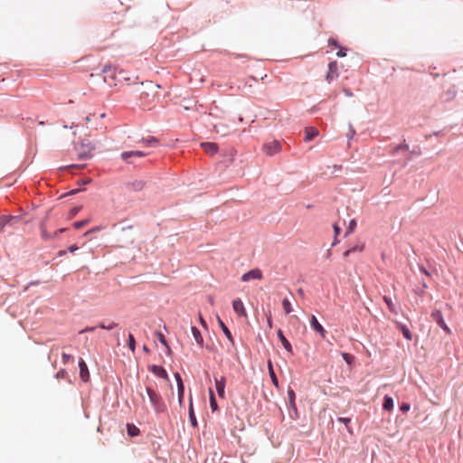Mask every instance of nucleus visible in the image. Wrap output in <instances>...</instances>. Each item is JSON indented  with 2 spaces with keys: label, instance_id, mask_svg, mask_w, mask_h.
Returning a JSON list of instances; mask_svg holds the SVG:
<instances>
[{
  "label": "nucleus",
  "instance_id": "nucleus-1",
  "mask_svg": "<svg viewBox=\"0 0 463 463\" xmlns=\"http://www.w3.org/2000/svg\"><path fill=\"white\" fill-rule=\"evenodd\" d=\"M146 394L149 398L150 403L156 413H165L167 411L165 402H164L161 394L155 391L152 387H146Z\"/></svg>",
  "mask_w": 463,
  "mask_h": 463
},
{
  "label": "nucleus",
  "instance_id": "nucleus-2",
  "mask_svg": "<svg viewBox=\"0 0 463 463\" xmlns=\"http://www.w3.org/2000/svg\"><path fill=\"white\" fill-rule=\"evenodd\" d=\"M101 74L103 75V80L108 85L115 86L116 85V68L112 67L111 64H105L101 69Z\"/></svg>",
  "mask_w": 463,
  "mask_h": 463
},
{
  "label": "nucleus",
  "instance_id": "nucleus-3",
  "mask_svg": "<svg viewBox=\"0 0 463 463\" xmlns=\"http://www.w3.org/2000/svg\"><path fill=\"white\" fill-rule=\"evenodd\" d=\"M81 151L79 152L78 157L80 160H87L92 157V150L95 149V146L91 144L89 139H83L80 142Z\"/></svg>",
  "mask_w": 463,
  "mask_h": 463
},
{
  "label": "nucleus",
  "instance_id": "nucleus-4",
  "mask_svg": "<svg viewBox=\"0 0 463 463\" xmlns=\"http://www.w3.org/2000/svg\"><path fill=\"white\" fill-rule=\"evenodd\" d=\"M430 317L440 328L446 332V334L449 335L451 333V330L446 324L442 312L439 309L433 310L430 314Z\"/></svg>",
  "mask_w": 463,
  "mask_h": 463
},
{
  "label": "nucleus",
  "instance_id": "nucleus-5",
  "mask_svg": "<svg viewBox=\"0 0 463 463\" xmlns=\"http://www.w3.org/2000/svg\"><path fill=\"white\" fill-rule=\"evenodd\" d=\"M281 150V144L278 140H273L263 145V152L267 156H274Z\"/></svg>",
  "mask_w": 463,
  "mask_h": 463
},
{
  "label": "nucleus",
  "instance_id": "nucleus-6",
  "mask_svg": "<svg viewBox=\"0 0 463 463\" xmlns=\"http://www.w3.org/2000/svg\"><path fill=\"white\" fill-rule=\"evenodd\" d=\"M21 220V216L18 215H2L0 217V225L2 228L5 226H14L18 223Z\"/></svg>",
  "mask_w": 463,
  "mask_h": 463
},
{
  "label": "nucleus",
  "instance_id": "nucleus-7",
  "mask_svg": "<svg viewBox=\"0 0 463 463\" xmlns=\"http://www.w3.org/2000/svg\"><path fill=\"white\" fill-rule=\"evenodd\" d=\"M148 153H145L140 150H135V151H123L120 155V157L123 161L127 162L128 164H131L132 162L129 160L131 157H144L147 156Z\"/></svg>",
  "mask_w": 463,
  "mask_h": 463
},
{
  "label": "nucleus",
  "instance_id": "nucleus-8",
  "mask_svg": "<svg viewBox=\"0 0 463 463\" xmlns=\"http://www.w3.org/2000/svg\"><path fill=\"white\" fill-rule=\"evenodd\" d=\"M338 66L335 61L329 62L328 64V71L326 75V80L330 83L332 80L337 79L339 77L338 74Z\"/></svg>",
  "mask_w": 463,
  "mask_h": 463
},
{
  "label": "nucleus",
  "instance_id": "nucleus-9",
  "mask_svg": "<svg viewBox=\"0 0 463 463\" xmlns=\"http://www.w3.org/2000/svg\"><path fill=\"white\" fill-rule=\"evenodd\" d=\"M215 381V389L217 394L220 398H225V385H226V378L225 376H221L220 378L214 377Z\"/></svg>",
  "mask_w": 463,
  "mask_h": 463
},
{
  "label": "nucleus",
  "instance_id": "nucleus-10",
  "mask_svg": "<svg viewBox=\"0 0 463 463\" xmlns=\"http://www.w3.org/2000/svg\"><path fill=\"white\" fill-rule=\"evenodd\" d=\"M262 272L260 269H252L246 273H244L241 277V280L243 282H248L251 279H261Z\"/></svg>",
  "mask_w": 463,
  "mask_h": 463
},
{
  "label": "nucleus",
  "instance_id": "nucleus-11",
  "mask_svg": "<svg viewBox=\"0 0 463 463\" xmlns=\"http://www.w3.org/2000/svg\"><path fill=\"white\" fill-rule=\"evenodd\" d=\"M310 326L313 328L314 331L318 333L321 337L325 338L326 331L324 328V326L319 323L317 317L312 315L310 317Z\"/></svg>",
  "mask_w": 463,
  "mask_h": 463
},
{
  "label": "nucleus",
  "instance_id": "nucleus-12",
  "mask_svg": "<svg viewBox=\"0 0 463 463\" xmlns=\"http://www.w3.org/2000/svg\"><path fill=\"white\" fill-rule=\"evenodd\" d=\"M79 370H80V377L82 382L87 383L90 380V372L86 362L80 358L79 360Z\"/></svg>",
  "mask_w": 463,
  "mask_h": 463
},
{
  "label": "nucleus",
  "instance_id": "nucleus-13",
  "mask_svg": "<svg viewBox=\"0 0 463 463\" xmlns=\"http://www.w3.org/2000/svg\"><path fill=\"white\" fill-rule=\"evenodd\" d=\"M148 370L157 377L168 380V373L162 365L152 364L148 367Z\"/></svg>",
  "mask_w": 463,
  "mask_h": 463
},
{
  "label": "nucleus",
  "instance_id": "nucleus-14",
  "mask_svg": "<svg viewBox=\"0 0 463 463\" xmlns=\"http://www.w3.org/2000/svg\"><path fill=\"white\" fill-rule=\"evenodd\" d=\"M146 184V182L145 180H141V179L129 181L125 184L126 187H128V189H130L131 191H134V192L142 191L145 188Z\"/></svg>",
  "mask_w": 463,
  "mask_h": 463
},
{
  "label": "nucleus",
  "instance_id": "nucleus-15",
  "mask_svg": "<svg viewBox=\"0 0 463 463\" xmlns=\"http://www.w3.org/2000/svg\"><path fill=\"white\" fill-rule=\"evenodd\" d=\"M232 308L239 317H247L246 309L241 298H237L232 301Z\"/></svg>",
  "mask_w": 463,
  "mask_h": 463
},
{
  "label": "nucleus",
  "instance_id": "nucleus-16",
  "mask_svg": "<svg viewBox=\"0 0 463 463\" xmlns=\"http://www.w3.org/2000/svg\"><path fill=\"white\" fill-rule=\"evenodd\" d=\"M278 338L279 339L281 345H283L284 349L289 353L290 354H293V348L289 341L286 338L284 335V333L281 329H279L277 331Z\"/></svg>",
  "mask_w": 463,
  "mask_h": 463
},
{
  "label": "nucleus",
  "instance_id": "nucleus-17",
  "mask_svg": "<svg viewBox=\"0 0 463 463\" xmlns=\"http://www.w3.org/2000/svg\"><path fill=\"white\" fill-rule=\"evenodd\" d=\"M396 328L402 334L406 340L411 341L412 339V333L410 328L401 322H395Z\"/></svg>",
  "mask_w": 463,
  "mask_h": 463
},
{
  "label": "nucleus",
  "instance_id": "nucleus-18",
  "mask_svg": "<svg viewBox=\"0 0 463 463\" xmlns=\"http://www.w3.org/2000/svg\"><path fill=\"white\" fill-rule=\"evenodd\" d=\"M364 249V242H361V241H358L357 243H355L354 245L353 246H350L344 253H343V257L344 258H347L349 257L352 253H354V252H361L363 251Z\"/></svg>",
  "mask_w": 463,
  "mask_h": 463
},
{
  "label": "nucleus",
  "instance_id": "nucleus-19",
  "mask_svg": "<svg viewBox=\"0 0 463 463\" xmlns=\"http://www.w3.org/2000/svg\"><path fill=\"white\" fill-rule=\"evenodd\" d=\"M319 135V131L315 127H307L305 128L304 141L309 142Z\"/></svg>",
  "mask_w": 463,
  "mask_h": 463
},
{
  "label": "nucleus",
  "instance_id": "nucleus-20",
  "mask_svg": "<svg viewBox=\"0 0 463 463\" xmlns=\"http://www.w3.org/2000/svg\"><path fill=\"white\" fill-rule=\"evenodd\" d=\"M457 90L455 86H451L441 95V99L444 102H449L456 98Z\"/></svg>",
  "mask_w": 463,
  "mask_h": 463
},
{
  "label": "nucleus",
  "instance_id": "nucleus-21",
  "mask_svg": "<svg viewBox=\"0 0 463 463\" xmlns=\"http://www.w3.org/2000/svg\"><path fill=\"white\" fill-rule=\"evenodd\" d=\"M288 406L289 410L294 411L297 414L298 409L296 405V393L292 388L288 389Z\"/></svg>",
  "mask_w": 463,
  "mask_h": 463
},
{
  "label": "nucleus",
  "instance_id": "nucleus-22",
  "mask_svg": "<svg viewBox=\"0 0 463 463\" xmlns=\"http://www.w3.org/2000/svg\"><path fill=\"white\" fill-rule=\"evenodd\" d=\"M217 320H218V324H219L222 331L223 332L224 335L226 336V338L232 343V345H234V339H233V336H232L230 329L226 326V325L224 324V322L221 319V317L219 316H217Z\"/></svg>",
  "mask_w": 463,
  "mask_h": 463
},
{
  "label": "nucleus",
  "instance_id": "nucleus-23",
  "mask_svg": "<svg viewBox=\"0 0 463 463\" xmlns=\"http://www.w3.org/2000/svg\"><path fill=\"white\" fill-rule=\"evenodd\" d=\"M202 146L205 150L206 153H208L211 156L215 155L218 152V145L213 142H204L202 143Z\"/></svg>",
  "mask_w": 463,
  "mask_h": 463
},
{
  "label": "nucleus",
  "instance_id": "nucleus-24",
  "mask_svg": "<svg viewBox=\"0 0 463 463\" xmlns=\"http://www.w3.org/2000/svg\"><path fill=\"white\" fill-rule=\"evenodd\" d=\"M191 332H192V335H193L196 344L200 347H203V337L200 330L195 326H191Z\"/></svg>",
  "mask_w": 463,
  "mask_h": 463
},
{
  "label": "nucleus",
  "instance_id": "nucleus-25",
  "mask_svg": "<svg viewBox=\"0 0 463 463\" xmlns=\"http://www.w3.org/2000/svg\"><path fill=\"white\" fill-rule=\"evenodd\" d=\"M393 406H394L393 399L389 395H385L383 397V409L384 411H391L393 409Z\"/></svg>",
  "mask_w": 463,
  "mask_h": 463
},
{
  "label": "nucleus",
  "instance_id": "nucleus-26",
  "mask_svg": "<svg viewBox=\"0 0 463 463\" xmlns=\"http://www.w3.org/2000/svg\"><path fill=\"white\" fill-rule=\"evenodd\" d=\"M384 303L386 304V306L388 307V309L391 313L392 314H395L397 315L398 314V308L397 307L393 304L392 298L388 296H383V298Z\"/></svg>",
  "mask_w": 463,
  "mask_h": 463
},
{
  "label": "nucleus",
  "instance_id": "nucleus-27",
  "mask_svg": "<svg viewBox=\"0 0 463 463\" xmlns=\"http://www.w3.org/2000/svg\"><path fill=\"white\" fill-rule=\"evenodd\" d=\"M209 402H210V407L213 411H216L219 410V406L215 398V394L213 391L210 388L209 389Z\"/></svg>",
  "mask_w": 463,
  "mask_h": 463
},
{
  "label": "nucleus",
  "instance_id": "nucleus-28",
  "mask_svg": "<svg viewBox=\"0 0 463 463\" xmlns=\"http://www.w3.org/2000/svg\"><path fill=\"white\" fill-rule=\"evenodd\" d=\"M127 432L130 437H137L140 434V430L133 423H127Z\"/></svg>",
  "mask_w": 463,
  "mask_h": 463
},
{
  "label": "nucleus",
  "instance_id": "nucleus-29",
  "mask_svg": "<svg viewBox=\"0 0 463 463\" xmlns=\"http://www.w3.org/2000/svg\"><path fill=\"white\" fill-rule=\"evenodd\" d=\"M190 423L193 427H197V420L193 407L192 399L190 400L189 411H188Z\"/></svg>",
  "mask_w": 463,
  "mask_h": 463
},
{
  "label": "nucleus",
  "instance_id": "nucleus-30",
  "mask_svg": "<svg viewBox=\"0 0 463 463\" xmlns=\"http://www.w3.org/2000/svg\"><path fill=\"white\" fill-rule=\"evenodd\" d=\"M144 85V83H142ZM146 88L149 92H152L153 94L157 93V90L161 89V86L159 84H156L153 81H146L145 83Z\"/></svg>",
  "mask_w": 463,
  "mask_h": 463
},
{
  "label": "nucleus",
  "instance_id": "nucleus-31",
  "mask_svg": "<svg viewBox=\"0 0 463 463\" xmlns=\"http://www.w3.org/2000/svg\"><path fill=\"white\" fill-rule=\"evenodd\" d=\"M118 326V324L116 322H113V321L109 324H106L105 321H101L98 324L99 328L105 329V330H112V329L116 328Z\"/></svg>",
  "mask_w": 463,
  "mask_h": 463
},
{
  "label": "nucleus",
  "instance_id": "nucleus-32",
  "mask_svg": "<svg viewBox=\"0 0 463 463\" xmlns=\"http://www.w3.org/2000/svg\"><path fill=\"white\" fill-rule=\"evenodd\" d=\"M269 376H270L273 385L278 388L279 387V380H278V377L273 370L270 361L269 362Z\"/></svg>",
  "mask_w": 463,
  "mask_h": 463
},
{
  "label": "nucleus",
  "instance_id": "nucleus-33",
  "mask_svg": "<svg viewBox=\"0 0 463 463\" xmlns=\"http://www.w3.org/2000/svg\"><path fill=\"white\" fill-rule=\"evenodd\" d=\"M141 141L147 146H155L159 143V140L155 137H142Z\"/></svg>",
  "mask_w": 463,
  "mask_h": 463
},
{
  "label": "nucleus",
  "instance_id": "nucleus-34",
  "mask_svg": "<svg viewBox=\"0 0 463 463\" xmlns=\"http://www.w3.org/2000/svg\"><path fill=\"white\" fill-rule=\"evenodd\" d=\"M401 150L409 151V145L406 143L405 139H403V142L402 144H399L393 147L392 155L394 156Z\"/></svg>",
  "mask_w": 463,
  "mask_h": 463
},
{
  "label": "nucleus",
  "instance_id": "nucleus-35",
  "mask_svg": "<svg viewBox=\"0 0 463 463\" xmlns=\"http://www.w3.org/2000/svg\"><path fill=\"white\" fill-rule=\"evenodd\" d=\"M156 338L157 340L164 345L165 346L167 349H168V352L170 353V347L167 344V341L165 339V336L164 335V334L160 331H156Z\"/></svg>",
  "mask_w": 463,
  "mask_h": 463
},
{
  "label": "nucleus",
  "instance_id": "nucleus-36",
  "mask_svg": "<svg viewBox=\"0 0 463 463\" xmlns=\"http://www.w3.org/2000/svg\"><path fill=\"white\" fill-rule=\"evenodd\" d=\"M282 307H283V309H284V311H285V313L287 315L290 314L293 311L291 303H290L289 299L287 298H283V300H282Z\"/></svg>",
  "mask_w": 463,
  "mask_h": 463
},
{
  "label": "nucleus",
  "instance_id": "nucleus-37",
  "mask_svg": "<svg viewBox=\"0 0 463 463\" xmlns=\"http://www.w3.org/2000/svg\"><path fill=\"white\" fill-rule=\"evenodd\" d=\"M356 225H357V223H356V221L354 219L350 220L349 223H348V226L346 228L345 236H348L349 234L354 232V231L356 228Z\"/></svg>",
  "mask_w": 463,
  "mask_h": 463
},
{
  "label": "nucleus",
  "instance_id": "nucleus-38",
  "mask_svg": "<svg viewBox=\"0 0 463 463\" xmlns=\"http://www.w3.org/2000/svg\"><path fill=\"white\" fill-rule=\"evenodd\" d=\"M337 421L344 423L346 426L347 431L349 433H353V430L351 427L348 426V424L351 422V419L347 417H338Z\"/></svg>",
  "mask_w": 463,
  "mask_h": 463
},
{
  "label": "nucleus",
  "instance_id": "nucleus-39",
  "mask_svg": "<svg viewBox=\"0 0 463 463\" xmlns=\"http://www.w3.org/2000/svg\"><path fill=\"white\" fill-rule=\"evenodd\" d=\"M89 222L90 221L88 219L75 222H73V227L76 230H80V229L83 228L85 225H87L89 223Z\"/></svg>",
  "mask_w": 463,
  "mask_h": 463
},
{
  "label": "nucleus",
  "instance_id": "nucleus-40",
  "mask_svg": "<svg viewBox=\"0 0 463 463\" xmlns=\"http://www.w3.org/2000/svg\"><path fill=\"white\" fill-rule=\"evenodd\" d=\"M128 347L133 352L136 349V339L131 333L128 334Z\"/></svg>",
  "mask_w": 463,
  "mask_h": 463
},
{
  "label": "nucleus",
  "instance_id": "nucleus-41",
  "mask_svg": "<svg viewBox=\"0 0 463 463\" xmlns=\"http://www.w3.org/2000/svg\"><path fill=\"white\" fill-rule=\"evenodd\" d=\"M341 356L348 364H351L354 360V355L348 353H342Z\"/></svg>",
  "mask_w": 463,
  "mask_h": 463
},
{
  "label": "nucleus",
  "instance_id": "nucleus-42",
  "mask_svg": "<svg viewBox=\"0 0 463 463\" xmlns=\"http://www.w3.org/2000/svg\"><path fill=\"white\" fill-rule=\"evenodd\" d=\"M355 134H356V131H355L354 128L353 127V125L351 123H349L348 133L346 135L348 142H350V140L354 138Z\"/></svg>",
  "mask_w": 463,
  "mask_h": 463
},
{
  "label": "nucleus",
  "instance_id": "nucleus-43",
  "mask_svg": "<svg viewBox=\"0 0 463 463\" xmlns=\"http://www.w3.org/2000/svg\"><path fill=\"white\" fill-rule=\"evenodd\" d=\"M177 394H178L179 402L181 403L183 401V398H184V384L177 386Z\"/></svg>",
  "mask_w": 463,
  "mask_h": 463
},
{
  "label": "nucleus",
  "instance_id": "nucleus-44",
  "mask_svg": "<svg viewBox=\"0 0 463 463\" xmlns=\"http://www.w3.org/2000/svg\"><path fill=\"white\" fill-rule=\"evenodd\" d=\"M81 210V206H74L72 207L70 212H69V217L70 218H74L78 213Z\"/></svg>",
  "mask_w": 463,
  "mask_h": 463
},
{
  "label": "nucleus",
  "instance_id": "nucleus-45",
  "mask_svg": "<svg viewBox=\"0 0 463 463\" xmlns=\"http://www.w3.org/2000/svg\"><path fill=\"white\" fill-rule=\"evenodd\" d=\"M68 373L66 372L65 369H61L59 370L56 374L54 375V377L56 379H65L67 377Z\"/></svg>",
  "mask_w": 463,
  "mask_h": 463
},
{
  "label": "nucleus",
  "instance_id": "nucleus-46",
  "mask_svg": "<svg viewBox=\"0 0 463 463\" xmlns=\"http://www.w3.org/2000/svg\"><path fill=\"white\" fill-rule=\"evenodd\" d=\"M409 153H410L409 160H411L412 158V156H418L421 155V151L419 146H417L416 148H414L412 150H409Z\"/></svg>",
  "mask_w": 463,
  "mask_h": 463
},
{
  "label": "nucleus",
  "instance_id": "nucleus-47",
  "mask_svg": "<svg viewBox=\"0 0 463 463\" xmlns=\"http://www.w3.org/2000/svg\"><path fill=\"white\" fill-rule=\"evenodd\" d=\"M337 49H338V51L336 52V56L337 57L343 58V57L346 56L347 48L340 46Z\"/></svg>",
  "mask_w": 463,
  "mask_h": 463
},
{
  "label": "nucleus",
  "instance_id": "nucleus-48",
  "mask_svg": "<svg viewBox=\"0 0 463 463\" xmlns=\"http://www.w3.org/2000/svg\"><path fill=\"white\" fill-rule=\"evenodd\" d=\"M400 411L403 413L407 412L411 409V404L409 402H402L399 407Z\"/></svg>",
  "mask_w": 463,
  "mask_h": 463
},
{
  "label": "nucleus",
  "instance_id": "nucleus-49",
  "mask_svg": "<svg viewBox=\"0 0 463 463\" xmlns=\"http://www.w3.org/2000/svg\"><path fill=\"white\" fill-rule=\"evenodd\" d=\"M71 359H73V356L71 354L62 353V354H61L62 364H68Z\"/></svg>",
  "mask_w": 463,
  "mask_h": 463
},
{
  "label": "nucleus",
  "instance_id": "nucleus-50",
  "mask_svg": "<svg viewBox=\"0 0 463 463\" xmlns=\"http://www.w3.org/2000/svg\"><path fill=\"white\" fill-rule=\"evenodd\" d=\"M327 43H328V45H332L335 48H339L341 46L340 43H338V41L332 37L327 40Z\"/></svg>",
  "mask_w": 463,
  "mask_h": 463
},
{
  "label": "nucleus",
  "instance_id": "nucleus-51",
  "mask_svg": "<svg viewBox=\"0 0 463 463\" xmlns=\"http://www.w3.org/2000/svg\"><path fill=\"white\" fill-rule=\"evenodd\" d=\"M96 328H99L98 327V325L96 326H87L85 327L84 329L80 330L79 332V334H84V333H89V332H94L96 330Z\"/></svg>",
  "mask_w": 463,
  "mask_h": 463
},
{
  "label": "nucleus",
  "instance_id": "nucleus-52",
  "mask_svg": "<svg viewBox=\"0 0 463 463\" xmlns=\"http://www.w3.org/2000/svg\"><path fill=\"white\" fill-rule=\"evenodd\" d=\"M174 376H175V382H176V385H177V386H178V385H182V384H184V383H183V379H182L181 374H180L179 373H177V372H176V373H174Z\"/></svg>",
  "mask_w": 463,
  "mask_h": 463
},
{
  "label": "nucleus",
  "instance_id": "nucleus-53",
  "mask_svg": "<svg viewBox=\"0 0 463 463\" xmlns=\"http://www.w3.org/2000/svg\"><path fill=\"white\" fill-rule=\"evenodd\" d=\"M265 316L267 317V322L269 326L272 327V317H271V312L269 310L268 313H265Z\"/></svg>",
  "mask_w": 463,
  "mask_h": 463
},
{
  "label": "nucleus",
  "instance_id": "nucleus-54",
  "mask_svg": "<svg viewBox=\"0 0 463 463\" xmlns=\"http://www.w3.org/2000/svg\"><path fill=\"white\" fill-rule=\"evenodd\" d=\"M333 229H334L335 237H337L341 232V228L336 223H335V224H333Z\"/></svg>",
  "mask_w": 463,
  "mask_h": 463
},
{
  "label": "nucleus",
  "instance_id": "nucleus-55",
  "mask_svg": "<svg viewBox=\"0 0 463 463\" xmlns=\"http://www.w3.org/2000/svg\"><path fill=\"white\" fill-rule=\"evenodd\" d=\"M419 269L421 273H423L424 275L430 277V273L427 270V269L423 266V265H419Z\"/></svg>",
  "mask_w": 463,
  "mask_h": 463
},
{
  "label": "nucleus",
  "instance_id": "nucleus-56",
  "mask_svg": "<svg viewBox=\"0 0 463 463\" xmlns=\"http://www.w3.org/2000/svg\"><path fill=\"white\" fill-rule=\"evenodd\" d=\"M414 293L420 297H424L425 295V291L423 290V288H415Z\"/></svg>",
  "mask_w": 463,
  "mask_h": 463
},
{
  "label": "nucleus",
  "instance_id": "nucleus-57",
  "mask_svg": "<svg viewBox=\"0 0 463 463\" xmlns=\"http://www.w3.org/2000/svg\"><path fill=\"white\" fill-rule=\"evenodd\" d=\"M79 249V247L76 245V244H72L71 246L68 247L67 249V251L71 252V253H73L75 252L77 250Z\"/></svg>",
  "mask_w": 463,
  "mask_h": 463
},
{
  "label": "nucleus",
  "instance_id": "nucleus-58",
  "mask_svg": "<svg viewBox=\"0 0 463 463\" xmlns=\"http://www.w3.org/2000/svg\"><path fill=\"white\" fill-rule=\"evenodd\" d=\"M90 178H86V179H80L78 181V184L79 185H85V184H88L90 183Z\"/></svg>",
  "mask_w": 463,
  "mask_h": 463
},
{
  "label": "nucleus",
  "instance_id": "nucleus-59",
  "mask_svg": "<svg viewBox=\"0 0 463 463\" xmlns=\"http://www.w3.org/2000/svg\"><path fill=\"white\" fill-rule=\"evenodd\" d=\"M199 321H200L201 326L207 329V323L201 314H199Z\"/></svg>",
  "mask_w": 463,
  "mask_h": 463
},
{
  "label": "nucleus",
  "instance_id": "nucleus-60",
  "mask_svg": "<svg viewBox=\"0 0 463 463\" xmlns=\"http://www.w3.org/2000/svg\"><path fill=\"white\" fill-rule=\"evenodd\" d=\"M80 191H81L80 189H73V190L70 191L69 193L65 194L63 196L73 195V194H78Z\"/></svg>",
  "mask_w": 463,
  "mask_h": 463
},
{
  "label": "nucleus",
  "instance_id": "nucleus-61",
  "mask_svg": "<svg viewBox=\"0 0 463 463\" xmlns=\"http://www.w3.org/2000/svg\"><path fill=\"white\" fill-rule=\"evenodd\" d=\"M40 283L39 280L30 281L29 284L24 288V290H27L31 286H36Z\"/></svg>",
  "mask_w": 463,
  "mask_h": 463
},
{
  "label": "nucleus",
  "instance_id": "nucleus-62",
  "mask_svg": "<svg viewBox=\"0 0 463 463\" xmlns=\"http://www.w3.org/2000/svg\"><path fill=\"white\" fill-rule=\"evenodd\" d=\"M343 91L345 94V96H347V97H352L353 96V92L350 90H348V89H344Z\"/></svg>",
  "mask_w": 463,
  "mask_h": 463
},
{
  "label": "nucleus",
  "instance_id": "nucleus-63",
  "mask_svg": "<svg viewBox=\"0 0 463 463\" xmlns=\"http://www.w3.org/2000/svg\"><path fill=\"white\" fill-rule=\"evenodd\" d=\"M66 254H67V250H61L57 253L58 257H62V256H65Z\"/></svg>",
  "mask_w": 463,
  "mask_h": 463
},
{
  "label": "nucleus",
  "instance_id": "nucleus-64",
  "mask_svg": "<svg viewBox=\"0 0 463 463\" xmlns=\"http://www.w3.org/2000/svg\"><path fill=\"white\" fill-rule=\"evenodd\" d=\"M65 231H67L66 228H61L60 230H58L56 232H55V237H57L59 234L64 232Z\"/></svg>",
  "mask_w": 463,
  "mask_h": 463
}]
</instances>
